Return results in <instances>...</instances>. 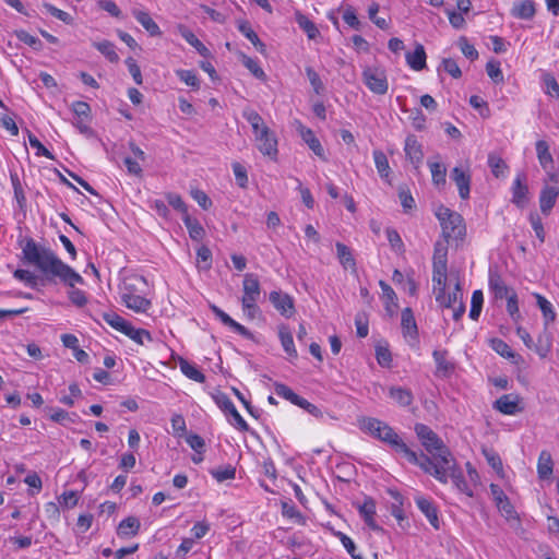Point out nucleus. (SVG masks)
<instances>
[{"label":"nucleus","mask_w":559,"mask_h":559,"mask_svg":"<svg viewBox=\"0 0 559 559\" xmlns=\"http://www.w3.org/2000/svg\"><path fill=\"white\" fill-rule=\"evenodd\" d=\"M379 286L382 290V298L384 300L385 310L390 316H393L399 307L397 296L393 288L384 281H380Z\"/></svg>","instance_id":"24"},{"label":"nucleus","mask_w":559,"mask_h":559,"mask_svg":"<svg viewBox=\"0 0 559 559\" xmlns=\"http://www.w3.org/2000/svg\"><path fill=\"white\" fill-rule=\"evenodd\" d=\"M488 285L496 299L509 297V295L514 292L513 288L506 284L497 270H489Z\"/></svg>","instance_id":"13"},{"label":"nucleus","mask_w":559,"mask_h":559,"mask_svg":"<svg viewBox=\"0 0 559 559\" xmlns=\"http://www.w3.org/2000/svg\"><path fill=\"white\" fill-rule=\"evenodd\" d=\"M93 46L104 55L110 62H118L119 56L116 52L114 43L109 40L94 41Z\"/></svg>","instance_id":"45"},{"label":"nucleus","mask_w":559,"mask_h":559,"mask_svg":"<svg viewBox=\"0 0 559 559\" xmlns=\"http://www.w3.org/2000/svg\"><path fill=\"white\" fill-rule=\"evenodd\" d=\"M243 66L259 80H265L266 75L263 69L259 66V62L250 57L243 56Z\"/></svg>","instance_id":"59"},{"label":"nucleus","mask_w":559,"mask_h":559,"mask_svg":"<svg viewBox=\"0 0 559 559\" xmlns=\"http://www.w3.org/2000/svg\"><path fill=\"white\" fill-rule=\"evenodd\" d=\"M216 405L231 419H228L229 424L236 427L240 431H248L249 426L242 416L236 409L233 401L225 393H217L213 396Z\"/></svg>","instance_id":"8"},{"label":"nucleus","mask_w":559,"mask_h":559,"mask_svg":"<svg viewBox=\"0 0 559 559\" xmlns=\"http://www.w3.org/2000/svg\"><path fill=\"white\" fill-rule=\"evenodd\" d=\"M362 81L377 95H384L388 92L389 83L385 71L382 68L366 67L362 71Z\"/></svg>","instance_id":"7"},{"label":"nucleus","mask_w":559,"mask_h":559,"mask_svg":"<svg viewBox=\"0 0 559 559\" xmlns=\"http://www.w3.org/2000/svg\"><path fill=\"white\" fill-rule=\"evenodd\" d=\"M373 159L380 177L390 183V165L386 155L382 151L376 150Z\"/></svg>","instance_id":"41"},{"label":"nucleus","mask_w":559,"mask_h":559,"mask_svg":"<svg viewBox=\"0 0 559 559\" xmlns=\"http://www.w3.org/2000/svg\"><path fill=\"white\" fill-rule=\"evenodd\" d=\"M180 370L190 380L199 383H203L205 381V376L194 365L187 360H181Z\"/></svg>","instance_id":"47"},{"label":"nucleus","mask_w":559,"mask_h":559,"mask_svg":"<svg viewBox=\"0 0 559 559\" xmlns=\"http://www.w3.org/2000/svg\"><path fill=\"white\" fill-rule=\"evenodd\" d=\"M404 150H405V154H406L407 158L411 160V163L416 168H418L423 160L424 154H423L421 145L418 143V141L416 140V138L414 135H409L406 138Z\"/></svg>","instance_id":"21"},{"label":"nucleus","mask_w":559,"mask_h":559,"mask_svg":"<svg viewBox=\"0 0 559 559\" xmlns=\"http://www.w3.org/2000/svg\"><path fill=\"white\" fill-rule=\"evenodd\" d=\"M525 175L519 174L512 185V202L520 209H523L528 203V187L525 183Z\"/></svg>","instance_id":"12"},{"label":"nucleus","mask_w":559,"mask_h":559,"mask_svg":"<svg viewBox=\"0 0 559 559\" xmlns=\"http://www.w3.org/2000/svg\"><path fill=\"white\" fill-rule=\"evenodd\" d=\"M533 296L535 297L536 304L543 313L545 325L547 326L549 323L555 322L557 314L551 302L538 293H534Z\"/></svg>","instance_id":"28"},{"label":"nucleus","mask_w":559,"mask_h":559,"mask_svg":"<svg viewBox=\"0 0 559 559\" xmlns=\"http://www.w3.org/2000/svg\"><path fill=\"white\" fill-rule=\"evenodd\" d=\"M238 28L243 34V36L251 41L258 51L262 53L265 51V45L260 40L257 33L248 23H241Z\"/></svg>","instance_id":"49"},{"label":"nucleus","mask_w":559,"mask_h":559,"mask_svg":"<svg viewBox=\"0 0 559 559\" xmlns=\"http://www.w3.org/2000/svg\"><path fill=\"white\" fill-rule=\"evenodd\" d=\"M390 397L400 406L406 407L413 403V393L411 390L402 386H392L389 390Z\"/></svg>","instance_id":"35"},{"label":"nucleus","mask_w":559,"mask_h":559,"mask_svg":"<svg viewBox=\"0 0 559 559\" xmlns=\"http://www.w3.org/2000/svg\"><path fill=\"white\" fill-rule=\"evenodd\" d=\"M22 254L25 263L35 266L46 275L58 277L70 287L84 282L83 277L62 262L50 248L37 243L33 238L25 240Z\"/></svg>","instance_id":"1"},{"label":"nucleus","mask_w":559,"mask_h":559,"mask_svg":"<svg viewBox=\"0 0 559 559\" xmlns=\"http://www.w3.org/2000/svg\"><path fill=\"white\" fill-rule=\"evenodd\" d=\"M140 525L141 524L138 518L128 516L119 523L117 527V535L119 537L135 536L139 533Z\"/></svg>","instance_id":"25"},{"label":"nucleus","mask_w":559,"mask_h":559,"mask_svg":"<svg viewBox=\"0 0 559 559\" xmlns=\"http://www.w3.org/2000/svg\"><path fill=\"white\" fill-rule=\"evenodd\" d=\"M415 503L418 509L425 514L431 526L436 530H439L440 522L438 516V509L435 503L423 496L415 497Z\"/></svg>","instance_id":"17"},{"label":"nucleus","mask_w":559,"mask_h":559,"mask_svg":"<svg viewBox=\"0 0 559 559\" xmlns=\"http://www.w3.org/2000/svg\"><path fill=\"white\" fill-rule=\"evenodd\" d=\"M16 37L20 41L28 45L29 47L40 50L43 48V43L35 36L28 34L26 31H17Z\"/></svg>","instance_id":"63"},{"label":"nucleus","mask_w":559,"mask_h":559,"mask_svg":"<svg viewBox=\"0 0 559 559\" xmlns=\"http://www.w3.org/2000/svg\"><path fill=\"white\" fill-rule=\"evenodd\" d=\"M447 285V264H433L432 271V289L433 294L445 290Z\"/></svg>","instance_id":"32"},{"label":"nucleus","mask_w":559,"mask_h":559,"mask_svg":"<svg viewBox=\"0 0 559 559\" xmlns=\"http://www.w3.org/2000/svg\"><path fill=\"white\" fill-rule=\"evenodd\" d=\"M489 345L490 347L497 353L499 354L500 356L504 357V358H508L510 360H512L514 364H518L519 360L521 359V356H519L518 354H515L511 347L501 338H491L489 341Z\"/></svg>","instance_id":"27"},{"label":"nucleus","mask_w":559,"mask_h":559,"mask_svg":"<svg viewBox=\"0 0 559 559\" xmlns=\"http://www.w3.org/2000/svg\"><path fill=\"white\" fill-rule=\"evenodd\" d=\"M259 151L266 156L275 157L277 154V141L270 129H263L262 133L255 135Z\"/></svg>","instance_id":"16"},{"label":"nucleus","mask_w":559,"mask_h":559,"mask_svg":"<svg viewBox=\"0 0 559 559\" xmlns=\"http://www.w3.org/2000/svg\"><path fill=\"white\" fill-rule=\"evenodd\" d=\"M490 493L493 498V501L496 503V507L501 512V514L507 520H514L516 519V511L514 510L513 506L511 504L509 498L503 492L501 487L497 484L490 485Z\"/></svg>","instance_id":"9"},{"label":"nucleus","mask_w":559,"mask_h":559,"mask_svg":"<svg viewBox=\"0 0 559 559\" xmlns=\"http://www.w3.org/2000/svg\"><path fill=\"white\" fill-rule=\"evenodd\" d=\"M180 35L190 44L192 47L197 49V51L202 57H207L210 55L209 49L199 40V38L186 26L179 27Z\"/></svg>","instance_id":"40"},{"label":"nucleus","mask_w":559,"mask_h":559,"mask_svg":"<svg viewBox=\"0 0 559 559\" xmlns=\"http://www.w3.org/2000/svg\"><path fill=\"white\" fill-rule=\"evenodd\" d=\"M559 195V190L555 187L545 186L539 195V206L544 215H548L552 210L556 200Z\"/></svg>","instance_id":"20"},{"label":"nucleus","mask_w":559,"mask_h":559,"mask_svg":"<svg viewBox=\"0 0 559 559\" xmlns=\"http://www.w3.org/2000/svg\"><path fill=\"white\" fill-rule=\"evenodd\" d=\"M79 492L74 490L64 491L59 498V504L64 509H72L79 502Z\"/></svg>","instance_id":"57"},{"label":"nucleus","mask_w":559,"mask_h":559,"mask_svg":"<svg viewBox=\"0 0 559 559\" xmlns=\"http://www.w3.org/2000/svg\"><path fill=\"white\" fill-rule=\"evenodd\" d=\"M197 265L202 270H210L212 266V252L206 246H201L197 250Z\"/></svg>","instance_id":"52"},{"label":"nucleus","mask_w":559,"mask_h":559,"mask_svg":"<svg viewBox=\"0 0 559 559\" xmlns=\"http://www.w3.org/2000/svg\"><path fill=\"white\" fill-rule=\"evenodd\" d=\"M146 287V280L141 275L126 277L120 288L121 300L126 307L140 313L147 312L152 302L143 296Z\"/></svg>","instance_id":"4"},{"label":"nucleus","mask_w":559,"mask_h":559,"mask_svg":"<svg viewBox=\"0 0 559 559\" xmlns=\"http://www.w3.org/2000/svg\"><path fill=\"white\" fill-rule=\"evenodd\" d=\"M428 166L431 171L432 183L436 187H443L447 182V168L442 163L428 160Z\"/></svg>","instance_id":"38"},{"label":"nucleus","mask_w":559,"mask_h":559,"mask_svg":"<svg viewBox=\"0 0 559 559\" xmlns=\"http://www.w3.org/2000/svg\"><path fill=\"white\" fill-rule=\"evenodd\" d=\"M436 301L444 308H451L459 304L460 300H462V293L460 288V284L455 285V289L449 294H445V290H442V294L440 292L435 294Z\"/></svg>","instance_id":"26"},{"label":"nucleus","mask_w":559,"mask_h":559,"mask_svg":"<svg viewBox=\"0 0 559 559\" xmlns=\"http://www.w3.org/2000/svg\"><path fill=\"white\" fill-rule=\"evenodd\" d=\"M278 336H280L281 344H282L285 353L289 357L296 358L297 357V350H296L295 345H294L293 335H292V332L289 331V329L286 325L280 326Z\"/></svg>","instance_id":"36"},{"label":"nucleus","mask_w":559,"mask_h":559,"mask_svg":"<svg viewBox=\"0 0 559 559\" xmlns=\"http://www.w3.org/2000/svg\"><path fill=\"white\" fill-rule=\"evenodd\" d=\"M360 428L372 437L390 444L393 450L404 455L412 464H416L419 454L411 450L399 435L388 424L373 417H365L360 420Z\"/></svg>","instance_id":"3"},{"label":"nucleus","mask_w":559,"mask_h":559,"mask_svg":"<svg viewBox=\"0 0 559 559\" xmlns=\"http://www.w3.org/2000/svg\"><path fill=\"white\" fill-rule=\"evenodd\" d=\"M488 166L490 167L493 176L497 178L503 176L504 170L507 169L506 162L496 154H489Z\"/></svg>","instance_id":"54"},{"label":"nucleus","mask_w":559,"mask_h":559,"mask_svg":"<svg viewBox=\"0 0 559 559\" xmlns=\"http://www.w3.org/2000/svg\"><path fill=\"white\" fill-rule=\"evenodd\" d=\"M414 430L421 445L430 454V456L428 455V460L432 465H435V463L449 462V456L452 455L451 451L430 427L424 424H416Z\"/></svg>","instance_id":"5"},{"label":"nucleus","mask_w":559,"mask_h":559,"mask_svg":"<svg viewBox=\"0 0 559 559\" xmlns=\"http://www.w3.org/2000/svg\"><path fill=\"white\" fill-rule=\"evenodd\" d=\"M123 334L140 345H144L146 342L153 341L152 335L148 331L144 329H135L131 323L129 324Z\"/></svg>","instance_id":"44"},{"label":"nucleus","mask_w":559,"mask_h":559,"mask_svg":"<svg viewBox=\"0 0 559 559\" xmlns=\"http://www.w3.org/2000/svg\"><path fill=\"white\" fill-rule=\"evenodd\" d=\"M512 15L522 20H531L535 15L534 2L532 0L515 2L512 7Z\"/></svg>","instance_id":"29"},{"label":"nucleus","mask_w":559,"mask_h":559,"mask_svg":"<svg viewBox=\"0 0 559 559\" xmlns=\"http://www.w3.org/2000/svg\"><path fill=\"white\" fill-rule=\"evenodd\" d=\"M486 72L488 76L497 84L502 83L504 80L499 61H488L486 64Z\"/></svg>","instance_id":"58"},{"label":"nucleus","mask_w":559,"mask_h":559,"mask_svg":"<svg viewBox=\"0 0 559 559\" xmlns=\"http://www.w3.org/2000/svg\"><path fill=\"white\" fill-rule=\"evenodd\" d=\"M359 514L364 519L365 523L372 531H380L381 527L376 523V503L371 498L364 501L362 504L358 506Z\"/></svg>","instance_id":"22"},{"label":"nucleus","mask_w":559,"mask_h":559,"mask_svg":"<svg viewBox=\"0 0 559 559\" xmlns=\"http://www.w3.org/2000/svg\"><path fill=\"white\" fill-rule=\"evenodd\" d=\"M211 310L213 313L223 322V324L229 326L233 329L236 333L245 336L250 337L251 333L247 328L235 321L233 318H230L226 312H224L221 308H218L215 305L211 306Z\"/></svg>","instance_id":"23"},{"label":"nucleus","mask_w":559,"mask_h":559,"mask_svg":"<svg viewBox=\"0 0 559 559\" xmlns=\"http://www.w3.org/2000/svg\"><path fill=\"white\" fill-rule=\"evenodd\" d=\"M436 216L440 222L442 237L445 241L463 240L466 234V227L461 214L441 205L438 207Z\"/></svg>","instance_id":"6"},{"label":"nucleus","mask_w":559,"mask_h":559,"mask_svg":"<svg viewBox=\"0 0 559 559\" xmlns=\"http://www.w3.org/2000/svg\"><path fill=\"white\" fill-rule=\"evenodd\" d=\"M13 276L32 288L37 285V276L28 270L17 269L14 271Z\"/></svg>","instance_id":"61"},{"label":"nucleus","mask_w":559,"mask_h":559,"mask_svg":"<svg viewBox=\"0 0 559 559\" xmlns=\"http://www.w3.org/2000/svg\"><path fill=\"white\" fill-rule=\"evenodd\" d=\"M135 20L146 29L151 36H160L162 31L151 15L145 11H134Z\"/></svg>","instance_id":"31"},{"label":"nucleus","mask_w":559,"mask_h":559,"mask_svg":"<svg viewBox=\"0 0 559 559\" xmlns=\"http://www.w3.org/2000/svg\"><path fill=\"white\" fill-rule=\"evenodd\" d=\"M407 64L415 71L426 67V52L423 45H417L413 52L406 55Z\"/></svg>","instance_id":"33"},{"label":"nucleus","mask_w":559,"mask_h":559,"mask_svg":"<svg viewBox=\"0 0 559 559\" xmlns=\"http://www.w3.org/2000/svg\"><path fill=\"white\" fill-rule=\"evenodd\" d=\"M275 393L278 396L289 401L292 404H294L296 406L301 400V396L296 394L289 386H287L286 384H283V383L275 384Z\"/></svg>","instance_id":"53"},{"label":"nucleus","mask_w":559,"mask_h":559,"mask_svg":"<svg viewBox=\"0 0 559 559\" xmlns=\"http://www.w3.org/2000/svg\"><path fill=\"white\" fill-rule=\"evenodd\" d=\"M433 360L436 362V376L440 378H448L450 377L455 366L452 361L448 359V352L445 349L443 350H433L432 353Z\"/></svg>","instance_id":"19"},{"label":"nucleus","mask_w":559,"mask_h":559,"mask_svg":"<svg viewBox=\"0 0 559 559\" xmlns=\"http://www.w3.org/2000/svg\"><path fill=\"white\" fill-rule=\"evenodd\" d=\"M448 461V463H435V465H432L428 460V455L420 452L418 462L415 465L419 466L425 473L432 475L442 484H447L448 480L451 479L459 491L468 497H473V490L468 486L454 456H449Z\"/></svg>","instance_id":"2"},{"label":"nucleus","mask_w":559,"mask_h":559,"mask_svg":"<svg viewBox=\"0 0 559 559\" xmlns=\"http://www.w3.org/2000/svg\"><path fill=\"white\" fill-rule=\"evenodd\" d=\"M542 81L545 94L550 97L559 98V84L556 78L552 74L546 72L543 74Z\"/></svg>","instance_id":"48"},{"label":"nucleus","mask_w":559,"mask_h":559,"mask_svg":"<svg viewBox=\"0 0 559 559\" xmlns=\"http://www.w3.org/2000/svg\"><path fill=\"white\" fill-rule=\"evenodd\" d=\"M335 247H336L337 258L340 260V263L343 265V267L352 269L355 271L356 262L352 254L350 249L342 242H336Z\"/></svg>","instance_id":"39"},{"label":"nucleus","mask_w":559,"mask_h":559,"mask_svg":"<svg viewBox=\"0 0 559 559\" xmlns=\"http://www.w3.org/2000/svg\"><path fill=\"white\" fill-rule=\"evenodd\" d=\"M507 298V311L514 322H519L521 319L518 295L515 292L511 293Z\"/></svg>","instance_id":"56"},{"label":"nucleus","mask_w":559,"mask_h":559,"mask_svg":"<svg viewBox=\"0 0 559 559\" xmlns=\"http://www.w3.org/2000/svg\"><path fill=\"white\" fill-rule=\"evenodd\" d=\"M484 304V295L481 290H474L471 300L469 318L472 320H478Z\"/></svg>","instance_id":"51"},{"label":"nucleus","mask_w":559,"mask_h":559,"mask_svg":"<svg viewBox=\"0 0 559 559\" xmlns=\"http://www.w3.org/2000/svg\"><path fill=\"white\" fill-rule=\"evenodd\" d=\"M103 320L109 324L112 329L124 333L127 328L129 326L130 322L124 320L121 316L114 311L104 312L102 314Z\"/></svg>","instance_id":"43"},{"label":"nucleus","mask_w":559,"mask_h":559,"mask_svg":"<svg viewBox=\"0 0 559 559\" xmlns=\"http://www.w3.org/2000/svg\"><path fill=\"white\" fill-rule=\"evenodd\" d=\"M210 473L218 483H223L225 480L235 478L236 468L231 465H228L225 467L212 469Z\"/></svg>","instance_id":"55"},{"label":"nucleus","mask_w":559,"mask_h":559,"mask_svg":"<svg viewBox=\"0 0 559 559\" xmlns=\"http://www.w3.org/2000/svg\"><path fill=\"white\" fill-rule=\"evenodd\" d=\"M536 153L540 166L547 169L552 164V156L549 152V146L546 141L539 140L536 142Z\"/></svg>","instance_id":"46"},{"label":"nucleus","mask_w":559,"mask_h":559,"mask_svg":"<svg viewBox=\"0 0 559 559\" xmlns=\"http://www.w3.org/2000/svg\"><path fill=\"white\" fill-rule=\"evenodd\" d=\"M296 21L299 27L307 34L309 39H314L319 35V29L317 28L316 24L306 15L298 14Z\"/></svg>","instance_id":"50"},{"label":"nucleus","mask_w":559,"mask_h":559,"mask_svg":"<svg viewBox=\"0 0 559 559\" xmlns=\"http://www.w3.org/2000/svg\"><path fill=\"white\" fill-rule=\"evenodd\" d=\"M493 408L504 415H515L522 412L520 397L515 394H503L493 403Z\"/></svg>","instance_id":"15"},{"label":"nucleus","mask_w":559,"mask_h":559,"mask_svg":"<svg viewBox=\"0 0 559 559\" xmlns=\"http://www.w3.org/2000/svg\"><path fill=\"white\" fill-rule=\"evenodd\" d=\"M242 117L251 124L254 136L262 133L263 129H269L264 124L262 117L251 108H245Z\"/></svg>","instance_id":"37"},{"label":"nucleus","mask_w":559,"mask_h":559,"mask_svg":"<svg viewBox=\"0 0 559 559\" xmlns=\"http://www.w3.org/2000/svg\"><path fill=\"white\" fill-rule=\"evenodd\" d=\"M176 74L188 86H191L193 88H199V86H200L199 79L193 71L180 69V70L176 71Z\"/></svg>","instance_id":"62"},{"label":"nucleus","mask_w":559,"mask_h":559,"mask_svg":"<svg viewBox=\"0 0 559 559\" xmlns=\"http://www.w3.org/2000/svg\"><path fill=\"white\" fill-rule=\"evenodd\" d=\"M306 74L316 94L320 95L324 90V85L319 74L311 67L306 68Z\"/></svg>","instance_id":"64"},{"label":"nucleus","mask_w":559,"mask_h":559,"mask_svg":"<svg viewBox=\"0 0 559 559\" xmlns=\"http://www.w3.org/2000/svg\"><path fill=\"white\" fill-rule=\"evenodd\" d=\"M450 178L453 180L459 190L462 200H467L471 193L472 176L468 170L461 167H454L451 170Z\"/></svg>","instance_id":"10"},{"label":"nucleus","mask_w":559,"mask_h":559,"mask_svg":"<svg viewBox=\"0 0 559 559\" xmlns=\"http://www.w3.org/2000/svg\"><path fill=\"white\" fill-rule=\"evenodd\" d=\"M182 221L192 240L199 241L203 238L205 230L195 218H192L188 213H186V215L182 217Z\"/></svg>","instance_id":"42"},{"label":"nucleus","mask_w":559,"mask_h":559,"mask_svg":"<svg viewBox=\"0 0 559 559\" xmlns=\"http://www.w3.org/2000/svg\"><path fill=\"white\" fill-rule=\"evenodd\" d=\"M242 298L241 301H258L261 296V286L258 275L247 273L242 282Z\"/></svg>","instance_id":"14"},{"label":"nucleus","mask_w":559,"mask_h":559,"mask_svg":"<svg viewBox=\"0 0 559 559\" xmlns=\"http://www.w3.org/2000/svg\"><path fill=\"white\" fill-rule=\"evenodd\" d=\"M401 326L404 337L411 341H417L418 328L411 308H404L401 313Z\"/></svg>","instance_id":"18"},{"label":"nucleus","mask_w":559,"mask_h":559,"mask_svg":"<svg viewBox=\"0 0 559 559\" xmlns=\"http://www.w3.org/2000/svg\"><path fill=\"white\" fill-rule=\"evenodd\" d=\"M270 301L274 308L284 317L290 318L295 313V306L293 298L282 292H271Z\"/></svg>","instance_id":"11"},{"label":"nucleus","mask_w":559,"mask_h":559,"mask_svg":"<svg viewBox=\"0 0 559 559\" xmlns=\"http://www.w3.org/2000/svg\"><path fill=\"white\" fill-rule=\"evenodd\" d=\"M302 140L308 144L309 148L321 159H325L324 150L319 141V139L314 135L312 130L302 128L300 131Z\"/></svg>","instance_id":"34"},{"label":"nucleus","mask_w":559,"mask_h":559,"mask_svg":"<svg viewBox=\"0 0 559 559\" xmlns=\"http://www.w3.org/2000/svg\"><path fill=\"white\" fill-rule=\"evenodd\" d=\"M552 467H554V463H552L551 454L548 451L543 450L539 453L538 462H537L538 477L540 479H548L552 474Z\"/></svg>","instance_id":"30"},{"label":"nucleus","mask_w":559,"mask_h":559,"mask_svg":"<svg viewBox=\"0 0 559 559\" xmlns=\"http://www.w3.org/2000/svg\"><path fill=\"white\" fill-rule=\"evenodd\" d=\"M449 241H445L443 238V241H437L435 245V252H433V264H447V254H448V243Z\"/></svg>","instance_id":"60"}]
</instances>
